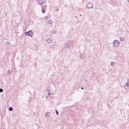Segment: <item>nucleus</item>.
Segmentation results:
<instances>
[{
  "label": "nucleus",
  "mask_w": 129,
  "mask_h": 129,
  "mask_svg": "<svg viewBox=\"0 0 129 129\" xmlns=\"http://www.w3.org/2000/svg\"><path fill=\"white\" fill-rule=\"evenodd\" d=\"M25 36H30L31 38H33L34 36V32L32 30H29L28 32H25Z\"/></svg>",
  "instance_id": "obj_1"
},
{
  "label": "nucleus",
  "mask_w": 129,
  "mask_h": 129,
  "mask_svg": "<svg viewBox=\"0 0 129 129\" xmlns=\"http://www.w3.org/2000/svg\"><path fill=\"white\" fill-rule=\"evenodd\" d=\"M113 45L114 47H116V48H117V47H119V45H120V43L118 40H114L113 42Z\"/></svg>",
  "instance_id": "obj_2"
},
{
  "label": "nucleus",
  "mask_w": 129,
  "mask_h": 129,
  "mask_svg": "<svg viewBox=\"0 0 129 129\" xmlns=\"http://www.w3.org/2000/svg\"><path fill=\"white\" fill-rule=\"evenodd\" d=\"M47 0H37L38 5H44Z\"/></svg>",
  "instance_id": "obj_3"
},
{
  "label": "nucleus",
  "mask_w": 129,
  "mask_h": 129,
  "mask_svg": "<svg viewBox=\"0 0 129 129\" xmlns=\"http://www.w3.org/2000/svg\"><path fill=\"white\" fill-rule=\"evenodd\" d=\"M86 7L87 9H92L93 8V4L88 3L86 5Z\"/></svg>",
  "instance_id": "obj_4"
},
{
  "label": "nucleus",
  "mask_w": 129,
  "mask_h": 129,
  "mask_svg": "<svg viewBox=\"0 0 129 129\" xmlns=\"http://www.w3.org/2000/svg\"><path fill=\"white\" fill-rule=\"evenodd\" d=\"M47 6H41V8H42V14H45V13H46V7Z\"/></svg>",
  "instance_id": "obj_5"
},
{
  "label": "nucleus",
  "mask_w": 129,
  "mask_h": 129,
  "mask_svg": "<svg viewBox=\"0 0 129 129\" xmlns=\"http://www.w3.org/2000/svg\"><path fill=\"white\" fill-rule=\"evenodd\" d=\"M51 42H52V40L50 38H48L47 40V43H48V44H50V43H51Z\"/></svg>",
  "instance_id": "obj_6"
},
{
  "label": "nucleus",
  "mask_w": 129,
  "mask_h": 129,
  "mask_svg": "<svg viewBox=\"0 0 129 129\" xmlns=\"http://www.w3.org/2000/svg\"><path fill=\"white\" fill-rule=\"evenodd\" d=\"M68 44V43H67V44H65V47L67 48L68 49V48H70V45Z\"/></svg>",
  "instance_id": "obj_7"
},
{
  "label": "nucleus",
  "mask_w": 129,
  "mask_h": 129,
  "mask_svg": "<svg viewBox=\"0 0 129 129\" xmlns=\"http://www.w3.org/2000/svg\"><path fill=\"white\" fill-rule=\"evenodd\" d=\"M80 58L81 59H83L84 58V54H81L80 55Z\"/></svg>",
  "instance_id": "obj_8"
},
{
  "label": "nucleus",
  "mask_w": 129,
  "mask_h": 129,
  "mask_svg": "<svg viewBox=\"0 0 129 129\" xmlns=\"http://www.w3.org/2000/svg\"><path fill=\"white\" fill-rule=\"evenodd\" d=\"M45 116H47V117H50V115H49V112H46L45 114Z\"/></svg>",
  "instance_id": "obj_9"
},
{
  "label": "nucleus",
  "mask_w": 129,
  "mask_h": 129,
  "mask_svg": "<svg viewBox=\"0 0 129 129\" xmlns=\"http://www.w3.org/2000/svg\"><path fill=\"white\" fill-rule=\"evenodd\" d=\"M47 91L48 93V95H52L53 93H50V90H47Z\"/></svg>",
  "instance_id": "obj_10"
},
{
  "label": "nucleus",
  "mask_w": 129,
  "mask_h": 129,
  "mask_svg": "<svg viewBox=\"0 0 129 129\" xmlns=\"http://www.w3.org/2000/svg\"><path fill=\"white\" fill-rule=\"evenodd\" d=\"M115 65V63L113 61L111 62V66H114Z\"/></svg>",
  "instance_id": "obj_11"
},
{
  "label": "nucleus",
  "mask_w": 129,
  "mask_h": 129,
  "mask_svg": "<svg viewBox=\"0 0 129 129\" xmlns=\"http://www.w3.org/2000/svg\"><path fill=\"white\" fill-rule=\"evenodd\" d=\"M52 34H56V30H52L51 31Z\"/></svg>",
  "instance_id": "obj_12"
},
{
  "label": "nucleus",
  "mask_w": 129,
  "mask_h": 129,
  "mask_svg": "<svg viewBox=\"0 0 129 129\" xmlns=\"http://www.w3.org/2000/svg\"><path fill=\"white\" fill-rule=\"evenodd\" d=\"M9 110L10 111H13V109L12 107H10L9 108Z\"/></svg>",
  "instance_id": "obj_13"
},
{
  "label": "nucleus",
  "mask_w": 129,
  "mask_h": 129,
  "mask_svg": "<svg viewBox=\"0 0 129 129\" xmlns=\"http://www.w3.org/2000/svg\"><path fill=\"white\" fill-rule=\"evenodd\" d=\"M124 88L125 89H128V87L127 86L125 85V86H124Z\"/></svg>",
  "instance_id": "obj_14"
},
{
  "label": "nucleus",
  "mask_w": 129,
  "mask_h": 129,
  "mask_svg": "<svg viewBox=\"0 0 129 129\" xmlns=\"http://www.w3.org/2000/svg\"><path fill=\"white\" fill-rule=\"evenodd\" d=\"M49 24L50 25H52V24H53V21H51V20H50V21H49Z\"/></svg>",
  "instance_id": "obj_15"
},
{
  "label": "nucleus",
  "mask_w": 129,
  "mask_h": 129,
  "mask_svg": "<svg viewBox=\"0 0 129 129\" xmlns=\"http://www.w3.org/2000/svg\"><path fill=\"white\" fill-rule=\"evenodd\" d=\"M124 39L123 37L120 38V41H123Z\"/></svg>",
  "instance_id": "obj_16"
},
{
  "label": "nucleus",
  "mask_w": 129,
  "mask_h": 129,
  "mask_svg": "<svg viewBox=\"0 0 129 129\" xmlns=\"http://www.w3.org/2000/svg\"><path fill=\"white\" fill-rule=\"evenodd\" d=\"M126 86L128 87V86H129V82H127V83H126Z\"/></svg>",
  "instance_id": "obj_17"
},
{
  "label": "nucleus",
  "mask_w": 129,
  "mask_h": 129,
  "mask_svg": "<svg viewBox=\"0 0 129 129\" xmlns=\"http://www.w3.org/2000/svg\"><path fill=\"white\" fill-rule=\"evenodd\" d=\"M56 113L57 115H58V114H59V112H58V110H56Z\"/></svg>",
  "instance_id": "obj_18"
},
{
  "label": "nucleus",
  "mask_w": 129,
  "mask_h": 129,
  "mask_svg": "<svg viewBox=\"0 0 129 129\" xmlns=\"http://www.w3.org/2000/svg\"><path fill=\"white\" fill-rule=\"evenodd\" d=\"M50 48L52 49H54V48H55V47H54V45H51V46H50Z\"/></svg>",
  "instance_id": "obj_19"
},
{
  "label": "nucleus",
  "mask_w": 129,
  "mask_h": 129,
  "mask_svg": "<svg viewBox=\"0 0 129 129\" xmlns=\"http://www.w3.org/2000/svg\"><path fill=\"white\" fill-rule=\"evenodd\" d=\"M48 19H49V17H48L47 16L45 17V20H48Z\"/></svg>",
  "instance_id": "obj_20"
},
{
  "label": "nucleus",
  "mask_w": 129,
  "mask_h": 129,
  "mask_svg": "<svg viewBox=\"0 0 129 129\" xmlns=\"http://www.w3.org/2000/svg\"><path fill=\"white\" fill-rule=\"evenodd\" d=\"M4 91V90L3 89H0V92H3Z\"/></svg>",
  "instance_id": "obj_21"
},
{
  "label": "nucleus",
  "mask_w": 129,
  "mask_h": 129,
  "mask_svg": "<svg viewBox=\"0 0 129 129\" xmlns=\"http://www.w3.org/2000/svg\"><path fill=\"white\" fill-rule=\"evenodd\" d=\"M80 17H82V14H80Z\"/></svg>",
  "instance_id": "obj_22"
},
{
  "label": "nucleus",
  "mask_w": 129,
  "mask_h": 129,
  "mask_svg": "<svg viewBox=\"0 0 129 129\" xmlns=\"http://www.w3.org/2000/svg\"><path fill=\"white\" fill-rule=\"evenodd\" d=\"M56 11H57V12H58V11H59V9H57V10H56Z\"/></svg>",
  "instance_id": "obj_23"
},
{
  "label": "nucleus",
  "mask_w": 129,
  "mask_h": 129,
  "mask_svg": "<svg viewBox=\"0 0 129 129\" xmlns=\"http://www.w3.org/2000/svg\"><path fill=\"white\" fill-rule=\"evenodd\" d=\"M82 90H83V89H84L83 87H82Z\"/></svg>",
  "instance_id": "obj_24"
},
{
  "label": "nucleus",
  "mask_w": 129,
  "mask_h": 129,
  "mask_svg": "<svg viewBox=\"0 0 129 129\" xmlns=\"http://www.w3.org/2000/svg\"><path fill=\"white\" fill-rule=\"evenodd\" d=\"M87 80H86L85 82H87Z\"/></svg>",
  "instance_id": "obj_25"
},
{
  "label": "nucleus",
  "mask_w": 129,
  "mask_h": 129,
  "mask_svg": "<svg viewBox=\"0 0 129 129\" xmlns=\"http://www.w3.org/2000/svg\"><path fill=\"white\" fill-rule=\"evenodd\" d=\"M46 98H48V96H46Z\"/></svg>",
  "instance_id": "obj_26"
}]
</instances>
